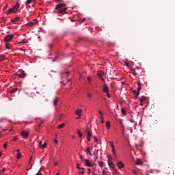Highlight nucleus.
<instances>
[{
    "mask_svg": "<svg viewBox=\"0 0 175 175\" xmlns=\"http://www.w3.org/2000/svg\"><path fill=\"white\" fill-rule=\"evenodd\" d=\"M118 167H119V169H122V167H124V163H122L121 161H119L117 163Z\"/></svg>",
    "mask_w": 175,
    "mask_h": 175,
    "instance_id": "10",
    "label": "nucleus"
},
{
    "mask_svg": "<svg viewBox=\"0 0 175 175\" xmlns=\"http://www.w3.org/2000/svg\"><path fill=\"white\" fill-rule=\"evenodd\" d=\"M109 146H111V148H112L113 155L114 157H117V154H116V148H114V144H113V141H109Z\"/></svg>",
    "mask_w": 175,
    "mask_h": 175,
    "instance_id": "5",
    "label": "nucleus"
},
{
    "mask_svg": "<svg viewBox=\"0 0 175 175\" xmlns=\"http://www.w3.org/2000/svg\"><path fill=\"white\" fill-rule=\"evenodd\" d=\"M36 0H27L26 5H29V3H32V2H35Z\"/></svg>",
    "mask_w": 175,
    "mask_h": 175,
    "instance_id": "17",
    "label": "nucleus"
},
{
    "mask_svg": "<svg viewBox=\"0 0 175 175\" xmlns=\"http://www.w3.org/2000/svg\"><path fill=\"white\" fill-rule=\"evenodd\" d=\"M103 92H109V87L107 85H105L103 89Z\"/></svg>",
    "mask_w": 175,
    "mask_h": 175,
    "instance_id": "13",
    "label": "nucleus"
},
{
    "mask_svg": "<svg viewBox=\"0 0 175 175\" xmlns=\"http://www.w3.org/2000/svg\"><path fill=\"white\" fill-rule=\"evenodd\" d=\"M16 152L18 153V152H20V149H17L16 150Z\"/></svg>",
    "mask_w": 175,
    "mask_h": 175,
    "instance_id": "52",
    "label": "nucleus"
},
{
    "mask_svg": "<svg viewBox=\"0 0 175 175\" xmlns=\"http://www.w3.org/2000/svg\"><path fill=\"white\" fill-rule=\"evenodd\" d=\"M88 98H91V94H88Z\"/></svg>",
    "mask_w": 175,
    "mask_h": 175,
    "instance_id": "57",
    "label": "nucleus"
},
{
    "mask_svg": "<svg viewBox=\"0 0 175 175\" xmlns=\"http://www.w3.org/2000/svg\"><path fill=\"white\" fill-rule=\"evenodd\" d=\"M107 96L108 98H110V94H109V92H107Z\"/></svg>",
    "mask_w": 175,
    "mask_h": 175,
    "instance_id": "41",
    "label": "nucleus"
},
{
    "mask_svg": "<svg viewBox=\"0 0 175 175\" xmlns=\"http://www.w3.org/2000/svg\"><path fill=\"white\" fill-rule=\"evenodd\" d=\"M12 129H10V130L9 131V132H12Z\"/></svg>",
    "mask_w": 175,
    "mask_h": 175,
    "instance_id": "61",
    "label": "nucleus"
},
{
    "mask_svg": "<svg viewBox=\"0 0 175 175\" xmlns=\"http://www.w3.org/2000/svg\"><path fill=\"white\" fill-rule=\"evenodd\" d=\"M65 126V123H62L57 127L58 129H61L62 127Z\"/></svg>",
    "mask_w": 175,
    "mask_h": 175,
    "instance_id": "24",
    "label": "nucleus"
},
{
    "mask_svg": "<svg viewBox=\"0 0 175 175\" xmlns=\"http://www.w3.org/2000/svg\"><path fill=\"white\" fill-rule=\"evenodd\" d=\"M108 165L111 169H113V170H114L115 173H118L117 170H116V165H114V163H113V162L110 161V159H109V157H108Z\"/></svg>",
    "mask_w": 175,
    "mask_h": 175,
    "instance_id": "4",
    "label": "nucleus"
},
{
    "mask_svg": "<svg viewBox=\"0 0 175 175\" xmlns=\"http://www.w3.org/2000/svg\"><path fill=\"white\" fill-rule=\"evenodd\" d=\"M75 114H77V116H79V117H80L81 114V109H77L75 111Z\"/></svg>",
    "mask_w": 175,
    "mask_h": 175,
    "instance_id": "15",
    "label": "nucleus"
},
{
    "mask_svg": "<svg viewBox=\"0 0 175 175\" xmlns=\"http://www.w3.org/2000/svg\"><path fill=\"white\" fill-rule=\"evenodd\" d=\"M21 135L23 136V139H27V137H28V135H29V132H28V131H23L21 132Z\"/></svg>",
    "mask_w": 175,
    "mask_h": 175,
    "instance_id": "8",
    "label": "nucleus"
},
{
    "mask_svg": "<svg viewBox=\"0 0 175 175\" xmlns=\"http://www.w3.org/2000/svg\"><path fill=\"white\" fill-rule=\"evenodd\" d=\"M146 99L147 98L146 96H142L140 99L141 103H142V102H144V100H146Z\"/></svg>",
    "mask_w": 175,
    "mask_h": 175,
    "instance_id": "20",
    "label": "nucleus"
},
{
    "mask_svg": "<svg viewBox=\"0 0 175 175\" xmlns=\"http://www.w3.org/2000/svg\"><path fill=\"white\" fill-rule=\"evenodd\" d=\"M16 76H18L21 79H25L27 74H25V71L23 70H19L16 73H15Z\"/></svg>",
    "mask_w": 175,
    "mask_h": 175,
    "instance_id": "3",
    "label": "nucleus"
},
{
    "mask_svg": "<svg viewBox=\"0 0 175 175\" xmlns=\"http://www.w3.org/2000/svg\"><path fill=\"white\" fill-rule=\"evenodd\" d=\"M133 173H134V174H137V172H136L135 170H133Z\"/></svg>",
    "mask_w": 175,
    "mask_h": 175,
    "instance_id": "39",
    "label": "nucleus"
},
{
    "mask_svg": "<svg viewBox=\"0 0 175 175\" xmlns=\"http://www.w3.org/2000/svg\"><path fill=\"white\" fill-rule=\"evenodd\" d=\"M38 23V20L37 19H33L31 22H29L26 24L27 27H33L35 24Z\"/></svg>",
    "mask_w": 175,
    "mask_h": 175,
    "instance_id": "6",
    "label": "nucleus"
},
{
    "mask_svg": "<svg viewBox=\"0 0 175 175\" xmlns=\"http://www.w3.org/2000/svg\"><path fill=\"white\" fill-rule=\"evenodd\" d=\"M56 10V13L57 14H64V13H66V10H68V8H66V4L65 3H59L55 8Z\"/></svg>",
    "mask_w": 175,
    "mask_h": 175,
    "instance_id": "1",
    "label": "nucleus"
},
{
    "mask_svg": "<svg viewBox=\"0 0 175 175\" xmlns=\"http://www.w3.org/2000/svg\"><path fill=\"white\" fill-rule=\"evenodd\" d=\"M72 139H75V135H72Z\"/></svg>",
    "mask_w": 175,
    "mask_h": 175,
    "instance_id": "56",
    "label": "nucleus"
},
{
    "mask_svg": "<svg viewBox=\"0 0 175 175\" xmlns=\"http://www.w3.org/2000/svg\"><path fill=\"white\" fill-rule=\"evenodd\" d=\"M39 146H42V141L39 142Z\"/></svg>",
    "mask_w": 175,
    "mask_h": 175,
    "instance_id": "47",
    "label": "nucleus"
},
{
    "mask_svg": "<svg viewBox=\"0 0 175 175\" xmlns=\"http://www.w3.org/2000/svg\"><path fill=\"white\" fill-rule=\"evenodd\" d=\"M106 128H107V129H110V122L109 121L106 122Z\"/></svg>",
    "mask_w": 175,
    "mask_h": 175,
    "instance_id": "18",
    "label": "nucleus"
},
{
    "mask_svg": "<svg viewBox=\"0 0 175 175\" xmlns=\"http://www.w3.org/2000/svg\"><path fill=\"white\" fill-rule=\"evenodd\" d=\"M0 59H3V56H1Z\"/></svg>",
    "mask_w": 175,
    "mask_h": 175,
    "instance_id": "54",
    "label": "nucleus"
},
{
    "mask_svg": "<svg viewBox=\"0 0 175 175\" xmlns=\"http://www.w3.org/2000/svg\"><path fill=\"white\" fill-rule=\"evenodd\" d=\"M86 153L88 154V148H86Z\"/></svg>",
    "mask_w": 175,
    "mask_h": 175,
    "instance_id": "46",
    "label": "nucleus"
},
{
    "mask_svg": "<svg viewBox=\"0 0 175 175\" xmlns=\"http://www.w3.org/2000/svg\"><path fill=\"white\" fill-rule=\"evenodd\" d=\"M5 46L8 50H10V44L8 42L5 43Z\"/></svg>",
    "mask_w": 175,
    "mask_h": 175,
    "instance_id": "23",
    "label": "nucleus"
},
{
    "mask_svg": "<svg viewBox=\"0 0 175 175\" xmlns=\"http://www.w3.org/2000/svg\"><path fill=\"white\" fill-rule=\"evenodd\" d=\"M88 154L90 155L91 154V152L90 151V149L88 150Z\"/></svg>",
    "mask_w": 175,
    "mask_h": 175,
    "instance_id": "53",
    "label": "nucleus"
},
{
    "mask_svg": "<svg viewBox=\"0 0 175 175\" xmlns=\"http://www.w3.org/2000/svg\"><path fill=\"white\" fill-rule=\"evenodd\" d=\"M44 123V120H42L41 122L40 123V125H42Z\"/></svg>",
    "mask_w": 175,
    "mask_h": 175,
    "instance_id": "37",
    "label": "nucleus"
},
{
    "mask_svg": "<svg viewBox=\"0 0 175 175\" xmlns=\"http://www.w3.org/2000/svg\"><path fill=\"white\" fill-rule=\"evenodd\" d=\"M5 170H6V169H5V168L2 169V172H5Z\"/></svg>",
    "mask_w": 175,
    "mask_h": 175,
    "instance_id": "51",
    "label": "nucleus"
},
{
    "mask_svg": "<svg viewBox=\"0 0 175 175\" xmlns=\"http://www.w3.org/2000/svg\"><path fill=\"white\" fill-rule=\"evenodd\" d=\"M133 92L135 95V99H137V96H139V95H140V91L133 90Z\"/></svg>",
    "mask_w": 175,
    "mask_h": 175,
    "instance_id": "9",
    "label": "nucleus"
},
{
    "mask_svg": "<svg viewBox=\"0 0 175 175\" xmlns=\"http://www.w3.org/2000/svg\"><path fill=\"white\" fill-rule=\"evenodd\" d=\"M77 169H79V170H80V169H81V167H80V164L77 163Z\"/></svg>",
    "mask_w": 175,
    "mask_h": 175,
    "instance_id": "29",
    "label": "nucleus"
},
{
    "mask_svg": "<svg viewBox=\"0 0 175 175\" xmlns=\"http://www.w3.org/2000/svg\"><path fill=\"white\" fill-rule=\"evenodd\" d=\"M6 147H8V144H4L3 148H4L5 149H6Z\"/></svg>",
    "mask_w": 175,
    "mask_h": 175,
    "instance_id": "35",
    "label": "nucleus"
},
{
    "mask_svg": "<svg viewBox=\"0 0 175 175\" xmlns=\"http://www.w3.org/2000/svg\"><path fill=\"white\" fill-rule=\"evenodd\" d=\"M98 113L100 116V117H103V113H102V111H100V110L98 111Z\"/></svg>",
    "mask_w": 175,
    "mask_h": 175,
    "instance_id": "30",
    "label": "nucleus"
},
{
    "mask_svg": "<svg viewBox=\"0 0 175 175\" xmlns=\"http://www.w3.org/2000/svg\"><path fill=\"white\" fill-rule=\"evenodd\" d=\"M77 133L79 137H83V133H81V131H80V130H77Z\"/></svg>",
    "mask_w": 175,
    "mask_h": 175,
    "instance_id": "22",
    "label": "nucleus"
},
{
    "mask_svg": "<svg viewBox=\"0 0 175 175\" xmlns=\"http://www.w3.org/2000/svg\"><path fill=\"white\" fill-rule=\"evenodd\" d=\"M55 2H60L61 0H55Z\"/></svg>",
    "mask_w": 175,
    "mask_h": 175,
    "instance_id": "50",
    "label": "nucleus"
},
{
    "mask_svg": "<svg viewBox=\"0 0 175 175\" xmlns=\"http://www.w3.org/2000/svg\"><path fill=\"white\" fill-rule=\"evenodd\" d=\"M90 173H91V170L89 169L88 170V174H90Z\"/></svg>",
    "mask_w": 175,
    "mask_h": 175,
    "instance_id": "55",
    "label": "nucleus"
},
{
    "mask_svg": "<svg viewBox=\"0 0 175 175\" xmlns=\"http://www.w3.org/2000/svg\"><path fill=\"white\" fill-rule=\"evenodd\" d=\"M103 175H110V173L109 172L103 171Z\"/></svg>",
    "mask_w": 175,
    "mask_h": 175,
    "instance_id": "25",
    "label": "nucleus"
},
{
    "mask_svg": "<svg viewBox=\"0 0 175 175\" xmlns=\"http://www.w3.org/2000/svg\"><path fill=\"white\" fill-rule=\"evenodd\" d=\"M90 140H91V133H90V131L88 132V142H90Z\"/></svg>",
    "mask_w": 175,
    "mask_h": 175,
    "instance_id": "27",
    "label": "nucleus"
},
{
    "mask_svg": "<svg viewBox=\"0 0 175 175\" xmlns=\"http://www.w3.org/2000/svg\"><path fill=\"white\" fill-rule=\"evenodd\" d=\"M121 113H122L124 114V116H125L126 114V111L125 110V109L122 108Z\"/></svg>",
    "mask_w": 175,
    "mask_h": 175,
    "instance_id": "21",
    "label": "nucleus"
},
{
    "mask_svg": "<svg viewBox=\"0 0 175 175\" xmlns=\"http://www.w3.org/2000/svg\"><path fill=\"white\" fill-rule=\"evenodd\" d=\"M165 174H170V170L166 169L165 170Z\"/></svg>",
    "mask_w": 175,
    "mask_h": 175,
    "instance_id": "26",
    "label": "nucleus"
},
{
    "mask_svg": "<svg viewBox=\"0 0 175 175\" xmlns=\"http://www.w3.org/2000/svg\"><path fill=\"white\" fill-rule=\"evenodd\" d=\"M55 144H57V143H58V140L55 139Z\"/></svg>",
    "mask_w": 175,
    "mask_h": 175,
    "instance_id": "43",
    "label": "nucleus"
},
{
    "mask_svg": "<svg viewBox=\"0 0 175 175\" xmlns=\"http://www.w3.org/2000/svg\"><path fill=\"white\" fill-rule=\"evenodd\" d=\"M46 147V144H44L43 146H42V148H44Z\"/></svg>",
    "mask_w": 175,
    "mask_h": 175,
    "instance_id": "45",
    "label": "nucleus"
},
{
    "mask_svg": "<svg viewBox=\"0 0 175 175\" xmlns=\"http://www.w3.org/2000/svg\"><path fill=\"white\" fill-rule=\"evenodd\" d=\"M137 165H143V162H142V160L137 159Z\"/></svg>",
    "mask_w": 175,
    "mask_h": 175,
    "instance_id": "19",
    "label": "nucleus"
},
{
    "mask_svg": "<svg viewBox=\"0 0 175 175\" xmlns=\"http://www.w3.org/2000/svg\"><path fill=\"white\" fill-rule=\"evenodd\" d=\"M92 166V165H91V163H90V161L88 162V167H91Z\"/></svg>",
    "mask_w": 175,
    "mask_h": 175,
    "instance_id": "42",
    "label": "nucleus"
},
{
    "mask_svg": "<svg viewBox=\"0 0 175 175\" xmlns=\"http://www.w3.org/2000/svg\"><path fill=\"white\" fill-rule=\"evenodd\" d=\"M100 166H102V163L100 164Z\"/></svg>",
    "mask_w": 175,
    "mask_h": 175,
    "instance_id": "64",
    "label": "nucleus"
},
{
    "mask_svg": "<svg viewBox=\"0 0 175 175\" xmlns=\"http://www.w3.org/2000/svg\"><path fill=\"white\" fill-rule=\"evenodd\" d=\"M55 166H57V163H55Z\"/></svg>",
    "mask_w": 175,
    "mask_h": 175,
    "instance_id": "62",
    "label": "nucleus"
},
{
    "mask_svg": "<svg viewBox=\"0 0 175 175\" xmlns=\"http://www.w3.org/2000/svg\"><path fill=\"white\" fill-rule=\"evenodd\" d=\"M79 118H80V117H77V118H76L77 120H79Z\"/></svg>",
    "mask_w": 175,
    "mask_h": 175,
    "instance_id": "59",
    "label": "nucleus"
},
{
    "mask_svg": "<svg viewBox=\"0 0 175 175\" xmlns=\"http://www.w3.org/2000/svg\"><path fill=\"white\" fill-rule=\"evenodd\" d=\"M79 174L80 175L84 174V167H81V169H79Z\"/></svg>",
    "mask_w": 175,
    "mask_h": 175,
    "instance_id": "16",
    "label": "nucleus"
},
{
    "mask_svg": "<svg viewBox=\"0 0 175 175\" xmlns=\"http://www.w3.org/2000/svg\"><path fill=\"white\" fill-rule=\"evenodd\" d=\"M16 140H17V137H14L13 138V141H14V142H16Z\"/></svg>",
    "mask_w": 175,
    "mask_h": 175,
    "instance_id": "38",
    "label": "nucleus"
},
{
    "mask_svg": "<svg viewBox=\"0 0 175 175\" xmlns=\"http://www.w3.org/2000/svg\"><path fill=\"white\" fill-rule=\"evenodd\" d=\"M133 75L134 76H136V75H137V74H136V72H135V71L133 72Z\"/></svg>",
    "mask_w": 175,
    "mask_h": 175,
    "instance_id": "44",
    "label": "nucleus"
},
{
    "mask_svg": "<svg viewBox=\"0 0 175 175\" xmlns=\"http://www.w3.org/2000/svg\"><path fill=\"white\" fill-rule=\"evenodd\" d=\"M20 20V18L19 17H16L14 19H11V22L12 23H17V21H18Z\"/></svg>",
    "mask_w": 175,
    "mask_h": 175,
    "instance_id": "14",
    "label": "nucleus"
},
{
    "mask_svg": "<svg viewBox=\"0 0 175 175\" xmlns=\"http://www.w3.org/2000/svg\"><path fill=\"white\" fill-rule=\"evenodd\" d=\"M36 175H43V174H42V173H40V170Z\"/></svg>",
    "mask_w": 175,
    "mask_h": 175,
    "instance_id": "33",
    "label": "nucleus"
},
{
    "mask_svg": "<svg viewBox=\"0 0 175 175\" xmlns=\"http://www.w3.org/2000/svg\"><path fill=\"white\" fill-rule=\"evenodd\" d=\"M85 133H86V138L88 139V131H85Z\"/></svg>",
    "mask_w": 175,
    "mask_h": 175,
    "instance_id": "34",
    "label": "nucleus"
},
{
    "mask_svg": "<svg viewBox=\"0 0 175 175\" xmlns=\"http://www.w3.org/2000/svg\"><path fill=\"white\" fill-rule=\"evenodd\" d=\"M56 175H59V174L57 173Z\"/></svg>",
    "mask_w": 175,
    "mask_h": 175,
    "instance_id": "63",
    "label": "nucleus"
},
{
    "mask_svg": "<svg viewBox=\"0 0 175 175\" xmlns=\"http://www.w3.org/2000/svg\"><path fill=\"white\" fill-rule=\"evenodd\" d=\"M16 91H17V90L14 89L12 90V92H16Z\"/></svg>",
    "mask_w": 175,
    "mask_h": 175,
    "instance_id": "48",
    "label": "nucleus"
},
{
    "mask_svg": "<svg viewBox=\"0 0 175 175\" xmlns=\"http://www.w3.org/2000/svg\"><path fill=\"white\" fill-rule=\"evenodd\" d=\"M20 8V3H16L12 8H10L7 14H10V13H17L18 8Z\"/></svg>",
    "mask_w": 175,
    "mask_h": 175,
    "instance_id": "2",
    "label": "nucleus"
},
{
    "mask_svg": "<svg viewBox=\"0 0 175 175\" xmlns=\"http://www.w3.org/2000/svg\"><path fill=\"white\" fill-rule=\"evenodd\" d=\"M49 100L46 98H45V99H44V102H47Z\"/></svg>",
    "mask_w": 175,
    "mask_h": 175,
    "instance_id": "49",
    "label": "nucleus"
},
{
    "mask_svg": "<svg viewBox=\"0 0 175 175\" xmlns=\"http://www.w3.org/2000/svg\"><path fill=\"white\" fill-rule=\"evenodd\" d=\"M94 140H98V139H96V137H94Z\"/></svg>",
    "mask_w": 175,
    "mask_h": 175,
    "instance_id": "60",
    "label": "nucleus"
},
{
    "mask_svg": "<svg viewBox=\"0 0 175 175\" xmlns=\"http://www.w3.org/2000/svg\"><path fill=\"white\" fill-rule=\"evenodd\" d=\"M26 8H27V9H29V8H31V6H29V5H28V4H26Z\"/></svg>",
    "mask_w": 175,
    "mask_h": 175,
    "instance_id": "36",
    "label": "nucleus"
},
{
    "mask_svg": "<svg viewBox=\"0 0 175 175\" xmlns=\"http://www.w3.org/2000/svg\"><path fill=\"white\" fill-rule=\"evenodd\" d=\"M16 157H17V159H20V157H21V153L18 152Z\"/></svg>",
    "mask_w": 175,
    "mask_h": 175,
    "instance_id": "28",
    "label": "nucleus"
},
{
    "mask_svg": "<svg viewBox=\"0 0 175 175\" xmlns=\"http://www.w3.org/2000/svg\"><path fill=\"white\" fill-rule=\"evenodd\" d=\"M0 157H2V152H0Z\"/></svg>",
    "mask_w": 175,
    "mask_h": 175,
    "instance_id": "58",
    "label": "nucleus"
},
{
    "mask_svg": "<svg viewBox=\"0 0 175 175\" xmlns=\"http://www.w3.org/2000/svg\"><path fill=\"white\" fill-rule=\"evenodd\" d=\"M79 158H80L81 160L84 159V157H83L82 155H80V156H79Z\"/></svg>",
    "mask_w": 175,
    "mask_h": 175,
    "instance_id": "40",
    "label": "nucleus"
},
{
    "mask_svg": "<svg viewBox=\"0 0 175 175\" xmlns=\"http://www.w3.org/2000/svg\"><path fill=\"white\" fill-rule=\"evenodd\" d=\"M142 87H143V84L141 83L140 81H138V88L137 91H141L142 90Z\"/></svg>",
    "mask_w": 175,
    "mask_h": 175,
    "instance_id": "11",
    "label": "nucleus"
},
{
    "mask_svg": "<svg viewBox=\"0 0 175 175\" xmlns=\"http://www.w3.org/2000/svg\"><path fill=\"white\" fill-rule=\"evenodd\" d=\"M59 100V98H55L53 100V105L54 106H57V103H58V101Z\"/></svg>",
    "mask_w": 175,
    "mask_h": 175,
    "instance_id": "12",
    "label": "nucleus"
},
{
    "mask_svg": "<svg viewBox=\"0 0 175 175\" xmlns=\"http://www.w3.org/2000/svg\"><path fill=\"white\" fill-rule=\"evenodd\" d=\"M13 35L12 34H10L7 36L5 37L4 38V42H5L6 43H8V42H10V40H12L13 39Z\"/></svg>",
    "mask_w": 175,
    "mask_h": 175,
    "instance_id": "7",
    "label": "nucleus"
},
{
    "mask_svg": "<svg viewBox=\"0 0 175 175\" xmlns=\"http://www.w3.org/2000/svg\"><path fill=\"white\" fill-rule=\"evenodd\" d=\"M100 118H101V122H102V124H104L105 120H103V116H101Z\"/></svg>",
    "mask_w": 175,
    "mask_h": 175,
    "instance_id": "31",
    "label": "nucleus"
},
{
    "mask_svg": "<svg viewBox=\"0 0 175 175\" xmlns=\"http://www.w3.org/2000/svg\"><path fill=\"white\" fill-rule=\"evenodd\" d=\"M86 166H88V160L85 159Z\"/></svg>",
    "mask_w": 175,
    "mask_h": 175,
    "instance_id": "32",
    "label": "nucleus"
}]
</instances>
